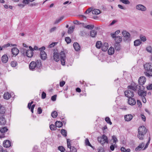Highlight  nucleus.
Returning a JSON list of instances; mask_svg holds the SVG:
<instances>
[{"mask_svg": "<svg viewBox=\"0 0 152 152\" xmlns=\"http://www.w3.org/2000/svg\"><path fill=\"white\" fill-rule=\"evenodd\" d=\"M53 58L54 61L56 62L59 61L60 59L61 64L63 65L65 64V54L64 51H61L60 54L56 52H54L53 53Z\"/></svg>", "mask_w": 152, "mask_h": 152, "instance_id": "f257e3e1", "label": "nucleus"}, {"mask_svg": "<svg viewBox=\"0 0 152 152\" xmlns=\"http://www.w3.org/2000/svg\"><path fill=\"white\" fill-rule=\"evenodd\" d=\"M146 132L147 129L145 126H142L139 127L138 129L137 137L140 140H143L144 138V135Z\"/></svg>", "mask_w": 152, "mask_h": 152, "instance_id": "f03ea898", "label": "nucleus"}, {"mask_svg": "<svg viewBox=\"0 0 152 152\" xmlns=\"http://www.w3.org/2000/svg\"><path fill=\"white\" fill-rule=\"evenodd\" d=\"M127 88L128 90L124 92L125 96L128 98L133 97L134 96V92L135 91V88L131 85L128 86Z\"/></svg>", "mask_w": 152, "mask_h": 152, "instance_id": "7ed1b4c3", "label": "nucleus"}, {"mask_svg": "<svg viewBox=\"0 0 152 152\" xmlns=\"http://www.w3.org/2000/svg\"><path fill=\"white\" fill-rule=\"evenodd\" d=\"M145 69L144 73L145 75L149 77L150 75L152 72V66L150 63H146L143 65Z\"/></svg>", "mask_w": 152, "mask_h": 152, "instance_id": "20e7f679", "label": "nucleus"}, {"mask_svg": "<svg viewBox=\"0 0 152 152\" xmlns=\"http://www.w3.org/2000/svg\"><path fill=\"white\" fill-rule=\"evenodd\" d=\"M42 66V63L40 60H37L36 62L32 61L29 65L30 69L33 70L35 68L40 69Z\"/></svg>", "mask_w": 152, "mask_h": 152, "instance_id": "39448f33", "label": "nucleus"}, {"mask_svg": "<svg viewBox=\"0 0 152 152\" xmlns=\"http://www.w3.org/2000/svg\"><path fill=\"white\" fill-rule=\"evenodd\" d=\"M20 51L24 55H26L29 58L32 57L34 54L33 52L31 50H26L23 48H21Z\"/></svg>", "mask_w": 152, "mask_h": 152, "instance_id": "423d86ee", "label": "nucleus"}, {"mask_svg": "<svg viewBox=\"0 0 152 152\" xmlns=\"http://www.w3.org/2000/svg\"><path fill=\"white\" fill-rule=\"evenodd\" d=\"M122 34L124 36V40L125 41H129L130 40L131 35L130 33L126 31H123Z\"/></svg>", "mask_w": 152, "mask_h": 152, "instance_id": "0eeeda50", "label": "nucleus"}, {"mask_svg": "<svg viewBox=\"0 0 152 152\" xmlns=\"http://www.w3.org/2000/svg\"><path fill=\"white\" fill-rule=\"evenodd\" d=\"M112 140L113 141V143L115 144L113 145V143H112V144L110 146V148L112 151H113L114 150L115 146L116 144V143L118 141V140L115 136L113 135L112 137V138L111 139V141H112Z\"/></svg>", "mask_w": 152, "mask_h": 152, "instance_id": "6e6552de", "label": "nucleus"}, {"mask_svg": "<svg viewBox=\"0 0 152 152\" xmlns=\"http://www.w3.org/2000/svg\"><path fill=\"white\" fill-rule=\"evenodd\" d=\"M136 9L139 10L145 11L146 10V7L141 4H139L136 6Z\"/></svg>", "mask_w": 152, "mask_h": 152, "instance_id": "1a4fd4ad", "label": "nucleus"}, {"mask_svg": "<svg viewBox=\"0 0 152 152\" xmlns=\"http://www.w3.org/2000/svg\"><path fill=\"white\" fill-rule=\"evenodd\" d=\"M146 81V78L144 76L140 77L138 79V82L140 85H143Z\"/></svg>", "mask_w": 152, "mask_h": 152, "instance_id": "9d476101", "label": "nucleus"}, {"mask_svg": "<svg viewBox=\"0 0 152 152\" xmlns=\"http://www.w3.org/2000/svg\"><path fill=\"white\" fill-rule=\"evenodd\" d=\"M128 103L130 105H134L136 103V101L134 98H129L128 99Z\"/></svg>", "mask_w": 152, "mask_h": 152, "instance_id": "9b49d317", "label": "nucleus"}, {"mask_svg": "<svg viewBox=\"0 0 152 152\" xmlns=\"http://www.w3.org/2000/svg\"><path fill=\"white\" fill-rule=\"evenodd\" d=\"M138 94L139 96H145L147 94V92L146 91H143L139 89L138 92Z\"/></svg>", "mask_w": 152, "mask_h": 152, "instance_id": "f8f14e48", "label": "nucleus"}, {"mask_svg": "<svg viewBox=\"0 0 152 152\" xmlns=\"http://www.w3.org/2000/svg\"><path fill=\"white\" fill-rule=\"evenodd\" d=\"M3 146L6 148H9L11 146V142L9 140L4 141L3 142Z\"/></svg>", "mask_w": 152, "mask_h": 152, "instance_id": "ddd939ff", "label": "nucleus"}, {"mask_svg": "<svg viewBox=\"0 0 152 152\" xmlns=\"http://www.w3.org/2000/svg\"><path fill=\"white\" fill-rule=\"evenodd\" d=\"M73 45L74 49L76 51H78L80 50V47L79 44L77 42H74L73 44Z\"/></svg>", "mask_w": 152, "mask_h": 152, "instance_id": "4468645a", "label": "nucleus"}, {"mask_svg": "<svg viewBox=\"0 0 152 152\" xmlns=\"http://www.w3.org/2000/svg\"><path fill=\"white\" fill-rule=\"evenodd\" d=\"M108 48V45L107 43L105 42L102 45L101 48L102 50L103 51H106Z\"/></svg>", "mask_w": 152, "mask_h": 152, "instance_id": "2eb2a0df", "label": "nucleus"}, {"mask_svg": "<svg viewBox=\"0 0 152 152\" xmlns=\"http://www.w3.org/2000/svg\"><path fill=\"white\" fill-rule=\"evenodd\" d=\"M133 115L131 114H128L124 116V119L126 121H129L133 118Z\"/></svg>", "mask_w": 152, "mask_h": 152, "instance_id": "dca6fc26", "label": "nucleus"}, {"mask_svg": "<svg viewBox=\"0 0 152 152\" xmlns=\"http://www.w3.org/2000/svg\"><path fill=\"white\" fill-rule=\"evenodd\" d=\"M11 52L14 55L16 56L19 53V50L17 48L15 47L12 48Z\"/></svg>", "mask_w": 152, "mask_h": 152, "instance_id": "f3484780", "label": "nucleus"}, {"mask_svg": "<svg viewBox=\"0 0 152 152\" xmlns=\"http://www.w3.org/2000/svg\"><path fill=\"white\" fill-rule=\"evenodd\" d=\"M40 55L41 59L43 60H45L47 58V55L45 52H40Z\"/></svg>", "mask_w": 152, "mask_h": 152, "instance_id": "a211bd4d", "label": "nucleus"}, {"mask_svg": "<svg viewBox=\"0 0 152 152\" xmlns=\"http://www.w3.org/2000/svg\"><path fill=\"white\" fill-rule=\"evenodd\" d=\"M6 121L5 118L3 116L0 117V125H4L6 124Z\"/></svg>", "mask_w": 152, "mask_h": 152, "instance_id": "6ab92c4d", "label": "nucleus"}, {"mask_svg": "<svg viewBox=\"0 0 152 152\" xmlns=\"http://www.w3.org/2000/svg\"><path fill=\"white\" fill-rule=\"evenodd\" d=\"M8 60V58L7 55H4L1 57V61L3 63H7Z\"/></svg>", "mask_w": 152, "mask_h": 152, "instance_id": "aec40b11", "label": "nucleus"}, {"mask_svg": "<svg viewBox=\"0 0 152 152\" xmlns=\"http://www.w3.org/2000/svg\"><path fill=\"white\" fill-rule=\"evenodd\" d=\"M144 146V143L142 142V143L140 144L139 145L135 148V151H140L141 149L143 148Z\"/></svg>", "mask_w": 152, "mask_h": 152, "instance_id": "412c9836", "label": "nucleus"}, {"mask_svg": "<svg viewBox=\"0 0 152 152\" xmlns=\"http://www.w3.org/2000/svg\"><path fill=\"white\" fill-rule=\"evenodd\" d=\"M3 97L4 99H8L11 97V96L9 93L7 92L4 93Z\"/></svg>", "mask_w": 152, "mask_h": 152, "instance_id": "4be33fe9", "label": "nucleus"}, {"mask_svg": "<svg viewBox=\"0 0 152 152\" xmlns=\"http://www.w3.org/2000/svg\"><path fill=\"white\" fill-rule=\"evenodd\" d=\"M114 49L112 47H111L108 50V53L109 55H112L114 53Z\"/></svg>", "mask_w": 152, "mask_h": 152, "instance_id": "5701e85b", "label": "nucleus"}, {"mask_svg": "<svg viewBox=\"0 0 152 152\" xmlns=\"http://www.w3.org/2000/svg\"><path fill=\"white\" fill-rule=\"evenodd\" d=\"M115 40L116 43H120L122 41V38L121 36H118L115 37Z\"/></svg>", "mask_w": 152, "mask_h": 152, "instance_id": "b1692460", "label": "nucleus"}, {"mask_svg": "<svg viewBox=\"0 0 152 152\" xmlns=\"http://www.w3.org/2000/svg\"><path fill=\"white\" fill-rule=\"evenodd\" d=\"M97 34L96 31L94 30H91L90 32V35L92 37H94Z\"/></svg>", "mask_w": 152, "mask_h": 152, "instance_id": "393cba45", "label": "nucleus"}, {"mask_svg": "<svg viewBox=\"0 0 152 152\" xmlns=\"http://www.w3.org/2000/svg\"><path fill=\"white\" fill-rule=\"evenodd\" d=\"M142 42L140 39H137L134 41V45L135 46H137L139 45Z\"/></svg>", "mask_w": 152, "mask_h": 152, "instance_id": "a878e982", "label": "nucleus"}, {"mask_svg": "<svg viewBox=\"0 0 152 152\" xmlns=\"http://www.w3.org/2000/svg\"><path fill=\"white\" fill-rule=\"evenodd\" d=\"M5 112V109L4 106L2 107V108L0 109V115L1 116H4V115Z\"/></svg>", "mask_w": 152, "mask_h": 152, "instance_id": "bb28decb", "label": "nucleus"}, {"mask_svg": "<svg viewBox=\"0 0 152 152\" xmlns=\"http://www.w3.org/2000/svg\"><path fill=\"white\" fill-rule=\"evenodd\" d=\"M8 130V129L7 127H4L0 128V132L1 133H4L6 132Z\"/></svg>", "mask_w": 152, "mask_h": 152, "instance_id": "cd10ccee", "label": "nucleus"}, {"mask_svg": "<svg viewBox=\"0 0 152 152\" xmlns=\"http://www.w3.org/2000/svg\"><path fill=\"white\" fill-rule=\"evenodd\" d=\"M55 124L56 127L60 128L62 126V123L60 121H57L55 123Z\"/></svg>", "mask_w": 152, "mask_h": 152, "instance_id": "c85d7f7f", "label": "nucleus"}, {"mask_svg": "<svg viewBox=\"0 0 152 152\" xmlns=\"http://www.w3.org/2000/svg\"><path fill=\"white\" fill-rule=\"evenodd\" d=\"M102 45V42L101 41H98L96 43V46L97 48H100Z\"/></svg>", "mask_w": 152, "mask_h": 152, "instance_id": "c756f323", "label": "nucleus"}, {"mask_svg": "<svg viewBox=\"0 0 152 152\" xmlns=\"http://www.w3.org/2000/svg\"><path fill=\"white\" fill-rule=\"evenodd\" d=\"M115 48L116 50H120V45L119 43H115L114 45Z\"/></svg>", "mask_w": 152, "mask_h": 152, "instance_id": "7c9ffc66", "label": "nucleus"}, {"mask_svg": "<svg viewBox=\"0 0 152 152\" xmlns=\"http://www.w3.org/2000/svg\"><path fill=\"white\" fill-rule=\"evenodd\" d=\"M100 11L99 10L97 9H95L92 11V13L93 14L98 15L100 14Z\"/></svg>", "mask_w": 152, "mask_h": 152, "instance_id": "2f4dec72", "label": "nucleus"}, {"mask_svg": "<svg viewBox=\"0 0 152 152\" xmlns=\"http://www.w3.org/2000/svg\"><path fill=\"white\" fill-rule=\"evenodd\" d=\"M51 115L53 118H55L58 115V113L56 111H54L52 113Z\"/></svg>", "mask_w": 152, "mask_h": 152, "instance_id": "473e14b6", "label": "nucleus"}, {"mask_svg": "<svg viewBox=\"0 0 152 152\" xmlns=\"http://www.w3.org/2000/svg\"><path fill=\"white\" fill-rule=\"evenodd\" d=\"M102 138L103 139V142H105V143L106 142L107 143H108V138L105 135H103Z\"/></svg>", "mask_w": 152, "mask_h": 152, "instance_id": "72a5a7b5", "label": "nucleus"}, {"mask_svg": "<svg viewBox=\"0 0 152 152\" xmlns=\"http://www.w3.org/2000/svg\"><path fill=\"white\" fill-rule=\"evenodd\" d=\"M61 133L64 137H65L67 136V132L65 129H62L61 130Z\"/></svg>", "mask_w": 152, "mask_h": 152, "instance_id": "f704fd0d", "label": "nucleus"}, {"mask_svg": "<svg viewBox=\"0 0 152 152\" xmlns=\"http://www.w3.org/2000/svg\"><path fill=\"white\" fill-rule=\"evenodd\" d=\"M140 39L141 41H142L143 42H145L146 41V38L145 36H143L142 35H140Z\"/></svg>", "mask_w": 152, "mask_h": 152, "instance_id": "c9c22d12", "label": "nucleus"}, {"mask_svg": "<svg viewBox=\"0 0 152 152\" xmlns=\"http://www.w3.org/2000/svg\"><path fill=\"white\" fill-rule=\"evenodd\" d=\"M119 1L126 4H129L130 3L129 0H120Z\"/></svg>", "mask_w": 152, "mask_h": 152, "instance_id": "e433bc0d", "label": "nucleus"}, {"mask_svg": "<svg viewBox=\"0 0 152 152\" xmlns=\"http://www.w3.org/2000/svg\"><path fill=\"white\" fill-rule=\"evenodd\" d=\"M75 28V27L72 26V27H70L68 31V33L69 34H71L73 32V30Z\"/></svg>", "mask_w": 152, "mask_h": 152, "instance_id": "4c0bfd02", "label": "nucleus"}, {"mask_svg": "<svg viewBox=\"0 0 152 152\" xmlns=\"http://www.w3.org/2000/svg\"><path fill=\"white\" fill-rule=\"evenodd\" d=\"M84 27L90 30L92 29L94 27V26L91 25H88L84 26Z\"/></svg>", "mask_w": 152, "mask_h": 152, "instance_id": "58836bf2", "label": "nucleus"}, {"mask_svg": "<svg viewBox=\"0 0 152 152\" xmlns=\"http://www.w3.org/2000/svg\"><path fill=\"white\" fill-rule=\"evenodd\" d=\"M146 50L148 52L152 53V47L151 46H148L146 48Z\"/></svg>", "mask_w": 152, "mask_h": 152, "instance_id": "ea45409f", "label": "nucleus"}, {"mask_svg": "<svg viewBox=\"0 0 152 152\" xmlns=\"http://www.w3.org/2000/svg\"><path fill=\"white\" fill-rule=\"evenodd\" d=\"M105 121L108 124H109L110 125L112 124L110 119L109 117H106L105 118Z\"/></svg>", "mask_w": 152, "mask_h": 152, "instance_id": "a19ab883", "label": "nucleus"}, {"mask_svg": "<svg viewBox=\"0 0 152 152\" xmlns=\"http://www.w3.org/2000/svg\"><path fill=\"white\" fill-rule=\"evenodd\" d=\"M64 18V16H62L60 17V18L56 19L54 22V24H56L58 23L63 19Z\"/></svg>", "mask_w": 152, "mask_h": 152, "instance_id": "79ce46f5", "label": "nucleus"}, {"mask_svg": "<svg viewBox=\"0 0 152 152\" xmlns=\"http://www.w3.org/2000/svg\"><path fill=\"white\" fill-rule=\"evenodd\" d=\"M18 64L17 63L16 61H12L11 63V65L12 67H15Z\"/></svg>", "mask_w": 152, "mask_h": 152, "instance_id": "37998d69", "label": "nucleus"}, {"mask_svg": "<svg viewBox=\"0 0 152 152\" xmlns=\"http://www.w3.org/2000/svg\"><path fill=\"white\" fill-rule=\"evenodd\" d=\"M50 128L51 130H56V125H55L53 124H51L50 126Z\"/></svg>", "mask_w": 152, "mask_h": 152, "instance_id": "c03bdc74", "label": "nucleus"}, {"mask_svg": "<svg viewBox=\"0 0 152 152\" xmlns=\"http://www.w3.org/2000/svg\"><path fill=\"white\" fill-rule=\"evenodd\" d=\"M57 44V42H53L48 46V48H51L53 47Z\"/></svg>", "mask_w": 152, "mask_h": 152, "instance_id": "a18cd8bd", "label": "nucleus"}, {"mask_svg": "<svg viewBox=\"0 0 152 152\" xmlns=\"http://www.w3.org/2000/svg\"><path fill=\"white\" fill-rule=\"evenodd\" d=\"M58 149L61 152H64L65 150V148L63 146H60L58 147Z\"/></svg>", "mask_w": 152, "mask_h": 152, "instance_id": "49530a36", "label": "nucleus"}, {"mask_svg": "<svg viewBox=\"0 0 152 152\" xmlns=\"http://www.w3.org/2000/svg\"><path fill=\"white\" fill-rule=\"evenodd\" d=\"M150 140H151V138L150 137H149L148 140V142H147V143H146L145 147H144V148L143 149V150H145L146 148H147L149 144Z\"/></svg>", "mask_w": 152, "mask_h": 152, "instance_id": "de8ad7c7", "label": "nucleus"}, {"mask_svg": "<svg viewBox=\"0 0 152 152\" xmlns=\"http://www.w3.org/2000/svg\"><path fill=\"white\" fill-rule=\"evenodd\" d=\"M65 40L67 44L70 43L71 42V39L69 37H66L65 38Z\"/></svg>", "mask_w": 152, "mask_h": 152, "instance_id": "09e8293b", "label": "nucleus"}, {"mask_svg": "<svg viewBox=\"0 0 152 152\" xmlns=\"http://www.w3.org/2000/svg\"><path fill=\"white\" fill-rule=\"evenodd\" d=\"M69 139H67V147L68 148H69L70 149H71V144L70 142L69 141Z\"/></svg>", "mask_w": 152, "mask_h": 152, "instance_id": "8fccbe9b", "label": "nucleus"}, {"mask_svg": "<svg viewBox=\"0 0 152 152\" xmlns=\"http://www.w3.org/2000/svg\"><path fill=\"white\" fill-rule=\"evenodd\" d=\"M73 23L74 24H75L80 25V24H83V23H80L77 20L74 21L73 22Z\"/></svg>", "mask_w": 152, "mask_h": 152, "instance_id": "3c124183", "label": "nucleus"}, {"mask_svg": "<svg viewBox=\"0 0 152 152\" xmlns=\"http://www.w3.org/2000/svg\"><path fill=\"white\" fill-rule=\"evenodd\" d=\"M137 104L139 107H142V103L141 102L138 100H137Z\"/></svg>", "mask_w": 152, "mask_h": 152, "instance_id": "603ef678", "label": "nucleus"}, {"mask_svg": "<svg viewBox=\"0 0 152 152\" xmlns=\"http://www.w3.org/2000/svg\"><path fill=\"white\" fill-rule=\"evenodd\" d=\"M103 139L102 138H98V141L101 143V144H104L105 143V142L103 141Z\"/></svg>", "mask_w": 152, "mask_h": 152, "instance_id": "864d4df0", "label": "nucleus"}, {"mask_svg": "<svg viewBox=\"0 0 152 152\" xmlns=\"http://www.w3.org/2000/svg\"><path fill=\"white\" fill-rule=\"evenodd\" d=\"M85 143L86 145L91 146V145L90 143L89 140L88 139H86L85 140Z\"/></svg>", "mask_w": 152, "mask_h": 152, "instance_id": "5fc2aeb1", "label": "nucleus"}, {"mask_svg": "<svg viewBox=\"0 0 152 152\" xmlns=\"http://www.w3.org/2000/svg\"><path fill=\"white\" fill-rule=\"evenodd\" d=\"M57 97L56 95H55L53 96H52L51 97V99L53 101H55L56 100V98Z\"/></svg>", "mask_w": 152, "mask_h": 152, "instance_id": "6e6d98bb", "label": "nucleus"}, {"mask_svg": "<svg viewBox=\"0 0 152 152\" xmlns=\"http://www.w3.org/2000/svg\"><path fill=\"white\" fill-rule=\"evenodd\" d=\"M42 112V110L41 107H39L37 109V112L39 114H41Z\"/></svg>", "mask_w": 152, "mask_h": 152, "instance_id": "4d7b16f0", "label": "nucleus"}, {"mask_svg": "<svg viewBox=\"0 0 152 152\" xmlns=\"http://www.w3.org/2000/svg\"><path fill=\"white\" fill-rule=\"evenodd\" d=\"M46 97V94L44 92H43L42 94V99H44Z\"/></svg>", "mask_w": 152, "mask_h": 152, "instance_id": "13d9d810", "label": "nucleus"}, {"mask_svg": "<svg viewBox=\"0 0 152 152\" xmlns=\"http://www.w3.org/2000/svg\"><path fill=\"white\" fill-rule=\"evenodd\" d=\"M23 4L25 5L28 4L29 3V1L28 0H23Z\"/></svg>", "mask_w": 152, "mask_h": 152, "instance_id": "bf43d9fd", "label": "nucleus"}, {"mask_svg": "<svg viewBox=\"0 0 152 152\" xmlns=\"http://www.w3.org/2000/svg\"><path fill=\"white\" fill-rule=\"evenodd\" d=\"M71 152H77V149L74 147H72L71 149Z\"/></svg>", "mask_w": 152, "mask_h": 152, "instance_id": "052dcab7", "label": "nucleus"}, {"mask_svg": "<svg viewBox=\"0 0 152 152\" xmlns=\"http://www.w3.org/2000/svg\"><path fill=\"white\" fill-rule=\"evenodd\" d=\"M45 47L44 46H42L41 48L39 49V50L40 51V52H45L43 50L45 49Z\"/></svg>", "mask_w": 152, "mask_h": 152, "instance_id": "680f3d73", "label": "nucleus"}, {"mask_svg": "<svg viewBox=\"0 0 152 152\" xmlns=\"http://www.w3.org/2000/svg\"><path fill=\"white\" fill-rule=\"evenodd\" d=\"M65 82L64 81H63L60 83V87H63L65 84Z\"/></svg>", "mask_w": 152, "mask_h": 152, "instance_id": "e2e57ef3", "label": "nucleus"}, {"mask_svg": "<svg viewBox=\"0 0 152 152\" xmlns=\"http://www.w3.org/2000/svg\"><path fill=\"white\" fill-rule=\"evenodd\" d=\"M92 11V10L91 8L88 9L87 10H86L85 12V14H88L90 12H91Z\"/></svg>", "mask_w": 152, "mask_h": 152, "instance_id": "0e129e2a", "label": "nucleus"}, {"mask_svg": "<svg viewBox=\"0 0 152 152\" xmlns=\"http://www.w3.org/2000/svg\"><path fill=\"white\" fill-rule=\"evenodd\" d=\"M147 89L148 90L152 89V84H150L147 87Z\"/></svg>", "mask_w": 152, "mask_h": 152, "instance_id": "69168bd1", "label": "nucleus"}, {"mask_svg": "<svg viewBox=\"0 0 152 152\" xmlns=\"http://www.w3.org/2000/svg\"><path fill=\"white\" fill-rule=\"evenodd\" d=\"M10 46V44L9 43H8L7 44L4 45L2 46V47L3 48V49L5 48H6Z\"/></svg>", "mask_w": 152, "mask_h": 152, "instance_id": "338daca9", "label": "nucleus"}, {"mask_svg": "<svg viewBox=\"0 0 152 152\" xmlns=\"http://www.w3.org/2000/svg\"><path fill=\"white\" fill-rule=\"evenodd\" d=\"M56 29V28L55 27L52 28L50 30V32L51 33L55 31Z\"/></svg>", "mask_w": 152, "mask_h": 152, "instance_id": "774afa93", "label": "nucleus"}]
</instances>
